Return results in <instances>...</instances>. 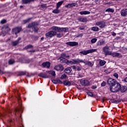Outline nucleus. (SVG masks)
I'll use <instances>...</instances> for the list:
<instances>
[{"label":"nucleus","mask_w":127,"mask_h":127,"mask_svg":"<svg viewBox=\"0 0 127 127\" xmlns=\"http://www.w3.org/2000/svg\"><path fill=\"white\" fill-rule=\"evenodd\" d=\"M107 84L110 86V91L113 93L119 92L121 90V84L118 82L116 79L113 78L108 79Z\"/></svg>","instance_id":"1"},{"label":"nucleus","mask_w":127,"mask_h":127,"mask_svg":"<svg viewBox=\"0 0 127 127\" xmlns=\"http://www.w3.org/2000/svg\"><path fill=\"white\" fill-rule=\"evenodd\" d=\"M57 31H50L48 32H47L46 34V38H51L52 37H53V36H55V35H57V37H58V38H61V37H62L63 36V33L60 32L59 33L57 34V32H56Z\"/></svg>","instance_id":"2"},{"label":"nucleus","mask_w":127,"mask_h":127,"mask_svg":"<svg viewBox=\"0 0 127 127\" xmlns=\"http://www.w3.org/2000/svg\"><path fill=\"white\" fill-rule=\"evenodd\" d=\"M39 25V23H38V22H32L31 23H30L28 25L27 28H31V27H33V28H34V32H37V31L39 30V28L37 27V26Z\"/></svg>","instance_id":"3"},{"label":"nucleus","mask_w":127,"mask_h":127,"mask_svg":"<svg viewBox=\"0 0 127 127\" xmlns=\"http://www.w3.org/2000/svg\"><path fill=\"white\" fill-rule=\"evenodd\" d=\"M51 29L53 30H55V31H58L59 32H67L68 30V28H60V27H57V26H52L51 28Z\"/></svg>","instance_id":"4"},{"label":"nucleus","mask_w":127,"mask_h":127,"mask_svg":"<svg viewBox=\"0 0 127 127\" xmlns=\"http://www.w3.org/2000/svg\"><path fill=\"white\" fill-rule=\"evenodd\" d=\"M98 50L97 49H91L88 50H84L79 52L80 55H87L90 53H94V52H97Z\"/></svg>","instance_id":"5"},{"label":"nucleus","mask_w":127,"mask_h":127,"mask_svg":"<svg viewBox=\"0 0 127 127\" xmlns=\"http://www.w3.org/2000/svg\"><path fill=\"white\" fill-rule=\"evenodd\" d=\"M96 26H99L100 28H105L106 27V22L105 21H97L95 23Z\"/></svg>","instance_id":"6"},{"label":"nucleus","mask_w":127,"mask_h":127,"mask_svg":"<svg viewBox=\"0 0 127 127\" xmlns=\"http://www.w3.org/2000/svg\"><path fill=\"white\" fill-rule=\"evenodd\" d=\"M110 47L108 46H106L103 48V52H104L105 55H110L112 52L109 51Z\"/></svg>","instance_id":"7"},{"label":"nucleus","mask_w":127,"mask_h":127,"mask_svg":"<svg viewBox=\"0 0 127 127\" xmlns=\"http://www.w3.org/2000/svg\"><path fill=\"white\" fill-rule=\"evenodd\" d=\"M80 84L82 86H89L90 85V82L87 79H81Z\"/></svg>","instance_id":"8"},{"label":"nucleus","mask_w":127,"mask_h":127,"mask_svg":"<svg viewBox=\"0 0 127 127\" xmlns=\"http://www.w3.org/2000/svg\"><path fill=\"white\" fill-rule=\"evenodd\" d=\"M21 31V28L19 27H16L12 29V34H17V33H19Z\"/></svg>","instance_id":"9"},{"label":"nucleus","mask_w":127,"mask_h":127,"mask_svg":"<svg viewBox=\"0 0 127 127\" xmlns=\"http://www.w3.org/2000/svg\"><path fill=\"white\" fill-rule=\"evenodd\" d=\"M65 44L67 45V46H77L78 45V42H68L65 43Z\"/></svg>","instance_id":"10"},{"label":"nucleus","mask_w":127,"mask_h":127,"mask_svg":"<svg viewBox=\"0 0 127 127\" xmlns=\"http://www.w3.org/2000/svg\"><path fill=\"white\" fill-rule=\"evenodd\" d=\"M63 84L65 86H71V85H74V82L72 81L70 82L69 80H64L63 82Z\"/></svg>","instance_id":"11"},{"label":"nucleus","mask_w":127,"mask_h":127,"mask_svg":"<svg viewBox=\"0 0 127 127\" xmlns=\"http://www.w3.org/2000/svg\"><path fill=\"white\" fill-rule=\"evenodd\" d=\"M55 69L57 70V71H63L64 67H63L62 64H59L55 67Z\"/></svg>","instance_id":"12"},{"label":"nucleus","mask_w":127,"mask_h":127,"mask_svg":"<svg viewBox=\"0 0 127 127\" xmlns=\"http://www.w3.org/2000/svg\"><path fill=\"white\" fill-rule=\"evenodd\" d=\"M58 60H60L61 63H66V64H69L68 61L66 58H60Z\"/></svg>","instance_id":"13"},{"label":"nucleus","mask_w":127,"mask_h":127,"mask_svg":"<svg viewBox=\"0 0 127 127\" xmlns=\"http://www.w3.org/2000/svg\"><path fill=\"white\" fill-rule=\"evenodd\" d=\"M77 20L80 22H87V21H88V19L86 17H80L78 18Z\"/></svg>","instance_id":"14"},{"label":"nucleus","mask_w":127,"mask_h":127,"mask_svg":"<svg viewBox=\"0 0 127 127\" xmlns=\"http://www.w3.org/2000/svg\"><path fill=\"white\" fill-rule=\"evenodd\" d=\"M51 64L49 63V62H44L42 64V67L43 68H50V67Z\"/></svg>","instance_id":"15"},{"label":"nucleus","mask_w":127,"mask_h":127,"mask_svg":"<svg viewBox=\"0 0 127 127\" xmlns=\"http://www.w3.org/2000/svg\"><path fill=\"white\" fill-rule=\"evenodd\" d=\"M121 14L122 16H127V9L124 8L121 11Z\"/></svg>","instance_id":"16"},{"label":"nucleus","mask_w":127,"mask_h":127,"mask_svg":"<svg viewBox=\"0 0 127 127\" xmlns=\"http://www.w3.org/2000/svg\"><path fill=\"white\" fill-rule=\"evenodd\" d=\"M77 4L76 3H69L67 5H65V7L67 8H71V7H74V6H76Z\"/></svg>","instance_id":"17"},{"label":"nucleus","mask_w":127,"mask_h":127,"mask_svg":"<svg viewBox=\"0 0 127 127\" xmlns=\"http://www.w3.org/2000/svg\"><path fill=\"white\" fill-rule=\"evenodd\" d=\"M20 39H21L20 38H18L17 40L14 42H12V46H16V45L19 43V41H20Z\"/></svg>","instance_id":"18"},{"label":"nucleus","mask_w":127,"mask_h":127,"mask_svg":"<svg viewBox=\"0 0 127 127\" xmlns=\"http://www.w3.org/2000/svg\"><path fill=\"white\" fill-rule=\"evenodd\" d=\"M111 56H113V57H119L121 55V54L119 53H111L110 55Z\"/></svg>","instance_id":"19"},{"label":"nucleus","mask_w":127,"mask_h":127,"mask_svg":"<svg viewBox=\"0 0 127 127\" xmlns=\"http://www.w3.org/2000/svg\"><path fill=\"white\" fill-rule=\"evenodd\" d=\"M53 83H54V84H63V82H62L59 79H58L57 80H53Z\"/></svg>","instance_id":"20"},{"label":"nucleus","mask_w":127,"mask_h":127,"mask_svg":"<svg viewBox=\"0 0 127 127\" xmlns=\"http://www.w3.org/2000/svg\"><path fill=\"white\" fill-rule=\"evenodd\" d=\"M64 72L66 73V74H70L71 72H72V68H71V67H67L64 70Z\"/></svg>","instance_id":"21"},{"label":"nucleus","mask_w":127,"mask_h":127,"mask_svg":"<svg viewBox=\"0 0 127 127\" xmlns=\"http://www.w3.org/2000/svg\"><path fill=\"white\" fill-rule=\"evenodd\" d=\"M79 13L80 14H81V15H83L86 14H90L91 12H90V11H80Z\"/></svg>","instance_id":"22"},{"label":"nucleus","mask_w":127,"mask_h":127,"mask_svg":"<svg viewBox=\"0 0 127 127\" xmlns=\"http://www.w3.org/2000/svg\"><path fill=\"white\" fill-rule=\"evenodd\" d=\"M39 77H42V78H48V75L44 73H40L39 74Z\"/></svg>","instance_id":"23"},{"label":"nucleus","mask_w":127,"mask_h":127,"mask_svg":"<svg viewBox=\"0 0 127 127\" xmlns=\"http://www.w3.org/2000/svg\"><path fill=\"white\" fill-rule=\"evenodd\" d=\"M127 86H122L121 85L120 90L122 93H124V92H126L127 91Z\"/></svg>","instance_id":"24"},{"label":"nucleus","mask_w":127,"mask_h":127,"mask_svg":"<svg viewBox=\"0 0 127 127\" xmlns=\"http://www.w3.org/2000/svg\"><path fill=\"white\" fill-rule=\"evenodd\" d=\"M34 0H22V3L26 4L27 3H29V2H31V1H33Z\"/></svg>","instance_id":"25"},{"label":"nucleus","mask_w":127,"mask_h":127,"mask_svg":"<svg viewBox=\"0 0 127 127\" xmlns=\"http://www.w3.org/2000/svg\"><path fill=\"white\" fill-rule=\"evenodd\" d=\"M91 30H92L93 31H99V30H100V28H99V27L94 26L91 27Z\"/></svg>","instance_id":"26"},{"label":"nucleus","mask_w":127,"mask_h":127,"mask_svg":"<svg viewBox=\"0 0 127 127\" xmlns=\"http://www.w3.org/2000/svg\"><path fill=\"white\" fill-rule=\"evenodd\" d=\"M68 64H77V61L76 60H73L72 61H68Z\"/></svg>","instance_id":"27"},{"label":"nucleus","mask_w":127,"mask_h":127,"mask_svg":"<svg viewBox=\"0 0 127 127\" xmlns=\"http://www.w3.org/2000/svg\"><path fill=\"white\" fill-rule=\"evenodd\" d=\"M106 12H115V10L113 8H108L105 10Z\"/></svg>","instance_id":"28"},{"label":"nucleus","mask_w":127,"mask_h":127,"mask_svg":"<svg viewBox=\"0 0 127 127\" xmlns=\"http://www.w3.org/2000/svg\"><path fill=\"white\" fill-rule=\"evenodd\" d=\"M62 3H63V1H59L58 3H57L56 8L58 9L62 5Z\"/></svg>","instance_id":"29"},{"label":"nucleus","mask_w":127,"mask_h":127,"mask_svg":"<svg viewBox=\"0 0 127 127\" xmlns=\"http://www.w3.org/2000/svg\"><path fill=\"white\" fill-rule=\"evenodd\" d=\"M84 64H85V65H88L90 67H93V64L91 62H84Z\"/></svg>","instance_id":"30"},{"label":"nucleus","mask_w":127,"mask_h":127,"mask_svg":"<svg viewBox=\"0 0 127 127\" xmlns=\"http://www.w3.org/2000/svg\"><path fill=\"white\" fill-rule=\"evenodd\" d=\"M76 60V64H79V63H84V64H85V62L83 60L77 59Z\"/></svg>","instance_id":"31"},{"label":"nucleus","mask_w":127,"mask_h":127,"mask_svg":"<svg viewBox=\"0 0 127 127\" xmlns=\"http://www.w3.org/2000/svg\"><path fill=\"white\" fill-rule=\"evenodd\" d=\"M26 75V71H19L18 72V76H24Z\"/></svg>","instance_id":"32"},{"label":"nucleus","mask_w":127,"mask_h":127,"mask_svg":"<svg viewBox=\"0 0 127 127\" xmlns=\"http://www.w3.org/2000/svg\"><path fill=\"white\" fill-rule=\"evenodd\" d=\"M53 13H56V14H58V13H60V10L56 8L53 11Z\"/></svg>","instance_id":"33"},{"label":"nucleus","mask_w":127,"mask_h":127,"mask_svg":"<svg viewBox=\"0 0 127 127\" xmlns=\"http://www.w3.org/2000/svg\"><path fill=\"white\" fill-rule=\"evenodd\" d=\"M32 19V18H29L26 20H24L23 21V22L24 24L27 23L29 22V21H30V20H31Z\"/></svg>","instance_id":"34"},{"label":"nucleus","mask_w":127,"mask_h":127,"mask_svg":"<svg viewBox=\"0 0 127 127\" xmlns=\"http://www.w3.org/2000/svg\"><path fill=\"white\" fill-rule=\"evenodd\" d=\"M112 103H113L114 104H119V103H121V100H112L111 101Z\"/></svg>","instance_id":"35"},{"label":"nucleus","mask_w":127,"mask_h":127,"mask_svg":"<svg viewBox=\"0 0 127 127\" xmlns=\"http://www.w3.org/2000/svg\"><path fill=\"white\" fill-rule=\"evenodd\" d=\"M3 28H4L6 31H10V28L8 27V25H7L4 26Z\"/></svg>","instance_id":"36"},{"label":"nucleus","mask_w":127,"mask_h":127,"mask_svg":"<svg viewBox=\"0 0 127 127\" xmlns=\"http://www.w3.org/2000/svg\"><path fill=\"white\" fill-rule=\"evenodd\" d=\"M100 66H104L106 64V61H100L99 62Z\"/></svg>","instance_id":"37"},{"label":"nucleus","mask_w":127,"mask_h":127,"mask_svg":"<svg viewBox=\"0 0 127 127\" xmlns=\"http://www.w3.org/2000/svg\"><path fill=\"white\" fill-rule=\"evenodd\" d=\"M49 74L52 75V76H56V73L54 70H51L49 72Z\"/></svg>","instance_id":"38"},{"label":"nucleus","mask_w":127,"mask_h":127,"mask_svg":"<svg viewBox=\"0 0 127 127\" xmlns=\"http://www.w3.org/2000/svg\"><path fill=\"white\" fill-rule=\"evenodd\" d=\"M66 78H67V75L66 74H63L61 76V79L62 80H65V79H66Z\"/></svg>","instance_id":"39"},{"label":"nucleus","mask_w":127,"mask_h":127,"mask_svg":"<svg viewBox=\"0 0 127 127\" xmlns=\"http://www.w3.org/2000/svg\"><path fill=\"white\" fill-rule=\"evenodd\" d=\"M97 38H93L91 39V42L92 44L96 43L97 42Z\"/></svg>","instance_id":"40"},{"label":"nucleus","mask_w":127,"mask_h":127,"mask_svg":"<svg viewBox=\"0 0 127 127\" xmlns=\"http://www.w3.org/2000/svg\"><path fill=\"white\" fill-rule=\"evenodd\" d=\"M32 47H33V46L31 45H29L26 46L25 48V49H29V48H32Z\"/></svg>","instance_id":"41"},{"label":"nucleus","mask_w":127,"mask_h":127,"mask_svg":"<svg viewBox=\"0 0 127 127\" xmlns=\"http://www.w3.org/2000/svg\"><path fill=\"white\" fill-rule=\"evenodd\" d=\"M13 63H14V61L13 60H10L8 61L9 65H11L12 64H13Z\"/></svg>","instance_id":"42"},{"label":"nucleus","mask_w":127,"mask_h":127,"mask_svg":"<svg viewBox=\"0 0 127 127\" xmlns=\"http://www.w3.org/2000/svg\"><path fill=\"white\" fill-rule=\"evenodd\" d=\"M0 23L1 24H4V23H6V20L5 19H2L0 21Z\"/></svg>","instance_id":"43"},{"label":"nucleus","mask_w":127,"mask_h":127,"mask_svg":"<svg viewBox=\"0 0 127 127\" xmlns=\"http://www.w3.org/2000/svg\"><path fill=\"white\" fill-rule=\"evenodd\" d=\"M85 28H86V26H82L79 27L80 30H83V29H85Z\"/></svg>","instance_id":"44"},{"label":"nucleus","mask_w":127,"mask_h":127,"mask_svg":"<svg viewBox=\"0 0 127 127\" xmlns=\"http://www.w3.org/2000/svg\"><path fill=\"white\" fill-rule=\"evenodd\" d=\"M17 112H20V109L17 108L14 110L15 115H16V113H17Z\"/></svg>","instance_id":"45"},{"label":"nucleus","mask_w":127,"mask_h":127,"mask_svg":"<svg viewBox=\"0 0 127 127\" xmlns=\"http://www.w3.org/2000/svg\"><path fill=\"white\" fill-rule=\"evenodd\" d=\"M66 54H63L61 55V56L60 58H66Z\"/></svg>","instance_id":"46"},{"label":"nucleus","mask_w":127,"mask_h":127,"mask_svg":"<svg viewBox=\"0 0 127 127\" xmlns=\"http://www.w3.org/2000/svg\"><path fill=\"white\" fill-rule=\"evenodd\" d=\"M87 95H88V96H90V97H93V93L91 92H87Z\"/></svg>","instance_id":"47"},{"label":"nucleus","mask_w":127,"mask_h":127,"mask_svg":"<svg viewBox=\"0 0 127 127\" xmlns=\"http://www.w3.org/2000/svg\"><path fill=\"white\" fill-rule=\"evenodd\" d=\"M76 71H81V67L76 66Z\"/></svg>","instance_id":"48"},{"label":"nucleus","mask_w":127,"mask_h":127,"mask_svg":"<svg viewBox=\"0 0 127 127\" xmlns=\"http://www.w3.org/2000/svg\"><path fill=\"white\" fill-rule=\"evenodd\" d=\"M102 87H105L106 86V82L103 81V82L101 83Z\"/></svg>","instance_id":"49"},{"label":"nucleus","mask_w":127,"mask_h":127,"mask_svg":"<svg viewBox=\"0 0 127 127\" xmlns=\"http://www.w3.org/2000/svg\"><path fill=\"white\" fill-rule=\"evenodd\" d=\"M114 76L117 78H119V74L117 73H114Z\"/></svg>","instance_id":"50"},{"label":"nucleus","mask_w":127,"mask_h":127,"mask_svg":"<svg viewBox=\"0 0 127 127\" xmlns=\"http://www.w3.org/2000/svg\"><path fill=\"white\" fill-rule=\"evenodd\" d=\"M72 69H73L74 70H75V71H76V69L77 68V67L75 65H73L71 66Z\"/></svg>","instance_id":"51"},{"label":"nucleus","mask_w":127,"mask_h":127,"mask_svg":"<svg viewBox=\"0 0 127 127\" xmlns=\"http://www.w3.org/2000/svg\"><path fill=\"white\" fill-rule=\"evenodd\" d=\"M41 7H42V8H45V7H46V4H42V5H41Z\"/></svg>","instance_id":"52"},{"label":"nucleus","mask_w":127,"mask_h":127,"mask_svg":"<svg viewBox=\"0 0 127 127\" xmlns=\"http://www.w3.org/2000/svg\"><path fill=\"white\" fill-rule=\"evenodd\" d=\"M92 89H97V86H96V85L92 86Z\"/></svg>","instance_id":"53"},{"label":"nucleus","mask_w":127,"mask_h":127,"mask_svg":"<svg viewBox=\"0 0 127 127\" xmlns=\"http://www.w3.org/2000/svg\"><path fill=\"white\" fill-rule=\"evenodd\" d=\"M112 35H113V36H116V35H117V34L115 32H112Z\"/></svg>","instance_id":"54"},{"label":"nucleus","mask_w":127,"mask_h":127,"mask_svg":"<svg viewBox=\"0 0 127 127\" xmlns=\"http://www.w3.org/2000/svg\"><path fill=\"white\" fill-rule=\"evenodd\" d=\"M124 81L126 82L127 83V77H126L125 79H124Z\"/></svg>","instance_id":"55"},{"label":"nucleus","mask_w":127,"mask_h":127,"mask_svg":"<svg viewBox=\"0 0 127 127\" xmlns=\"http://www.w3.org/2000/svg\"><path fill=\"white\" fill-rule=\"evenodd\" d=\"M41 40H44V37H42L41 39Z\"/></svg>","instance_id":"56"},{"label":"nucleus","mask_w":127,"mask_h":127,"mask_svg":"<svg viewBox=\"0 0 127 127\" xmlns=\"http://www.w3.org/2000/svg\"><path fill=\"white\" fill-rule=\"evenodd\" d=\"M30 52H35V51H30Z\"/></svg>","instance_id":"57"},{"label":"nucleus","mask_w":127,"mask_h":127,"mask_svg":"<svg viewBox=\"0 0 127 127\" xmlns=\"http://www.w3.org/2000/svg\"><path fill=\"white\" fill-rule=\"evenodd\" d=\"M79 77H80V78H82L83 76H82V75H80Z\"/></svg>","instance_id":"58"},{"label":"nucleus","mask_w":127,"mask_h":127,"mask_svg":"<svg viewBox=\"0 0 127 127\" xmlns=\"http://www.w3.org/2000/svg\"><path fill=\"white\" fill-rule=\"evenodd\" d=\"M80 36H83V34H81L80 35Z\"/></svg>","instance_id":"59"},{"label":"nucleus","mask_w":127,"mask_h":127,"mask_svg":"<svg viewBox=\"0 0 127 127\" xmlns=\"http://www.w3.org/2000/svg\"><path fill=\"white\" fill-rule=\"evenodd\" d=\"M0 73H2V71L0 70Z\"/></svg>","instance_id":"60"},{"label":"nucleus","mask_w":127,"mask_h":127,"mask_svg":"<svg viewBox=\"0 0 127 127\" xmlns=\"http://www.w3.org/2000/svg\"><path fill=\"white\" fill-rule=\"evenodd\" d=\"M99 45H102V44L101 43V42H100V44Z\"/></svg>","instance_id":"61"},{"label":"nucleus","mask_w":127,"mask_h":127,"mask_svg":"<svg viewBox=\"0 0 127 127\" xmlns=\"http://www.w3.org/2000/svg\"><path fill=\"white\" fill-rule=\"evenodd\" d=\"M20 8L22 7V6H21H21H20Z\"/></svg>","instance_id":"62"},{"label":"nucleus","mask_w":127,"mask_h":127,"mask_svg":"<svg viewBox=\"0 0 127 127\" xmlns=\"http://www.w3.org/2000/svg\"><path fill=\"white\" fill-rule=\"evenodd\" d=\"M9 114H10V112H9Z\"/></svg>","instance_id":"63"},{"label":"nucleus","mask_w":127,"mask_h":127,"mask_svg":"<svg viewBox=\"0 0 127 127\" xmlns=\"http://www.w3.org/2000/svg\"><path fill=\"white\" fill-rule=\"evenodd\" d=\"M88 1L90 0H87Z\"/></svg>","instance_id":"64"}]
</instances>
